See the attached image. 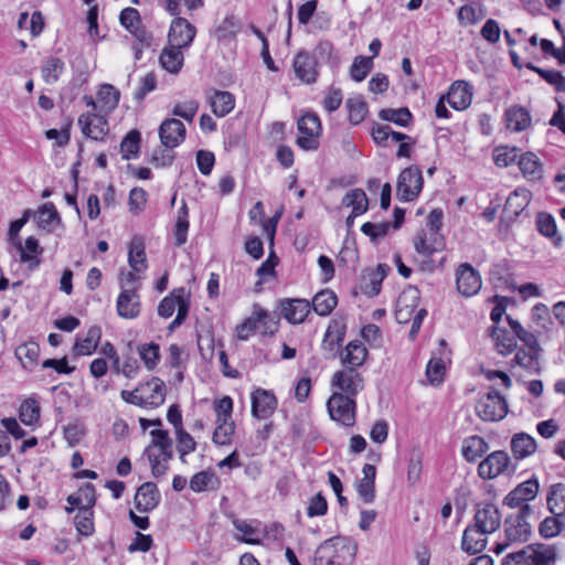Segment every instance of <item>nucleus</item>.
Here are the masks:
<instances>
[{
    "instance_id": "nucleus-37",
    "label": "nucleus",
    "mask_w": 565,
    "mask_h": 565,
    "mask_svg": "<svg viewBox=\"0 0 565 565\" xmlns=\"http://www.w3.org/2000/svg\"><path fill=\"white\" fill-rule=\"evenodd\" d=\"M338 305L337 295L330 290L324 289L319 291L312 299V308L319 316H328Z\"/></svg>"
},
{
    "instance_id": "nucleus-51",
    "label": "nucleus",
    "mask_w": 565,
    "mask_h": 565,
    "mask_svg": "<svg viewBox=\"0 0 565 565\" xmlns=\"http://www.w3.org/2000/svg\"><path fill=\"white\" fill-rule=\"evenodd\" d=\"M565 527L563 515H552L545 518L539 526L540 534L545 539H551L558 535Z\"/></svg>"
},
{
    "instance_id": "nucleus-27",
    "label": "nucleus",
    "mask_w": 565,
    "mask_h": 565,
    "mask_svg": "<svg viewBox=\"0 0 565 565\" xmlns=\"http://www.w3.org/2000/svg\"><path fill=\"white\" fill-rule=\"evenodd\" d=\"M362 472L363 478L359 481L356 490L364 503H372L375 499L376 468L374 465L365 463Z\"/></svg>"
},
{
    "instance_id": "nucleus-42",
    "label": "nucleus",
    "mask_w": 565,
    "mask_h": 565,
    "mask_svg": "<svg viewBox=\"0 0 565 565\" xmlns=\"http://www.w3.org/2000/svg\"><path fill=\"white\" fill-rule=\"evenodd\" d=\"M128 262L131 269L136 273H141L147 268V257L145 245L141 238H134L130 243Z\"/></svg>"
},
{
    "instance_id": "nucleus-21",
    "label": "nucleus",
    "mask_w": 565,
    "mask_h": 565,
    "mask_svg": "<svg viewBox=\"0 0 565 565\" xmlns=\"http://www.w3.org/2000/svg\"><path fill=\"white\" fill-rule=\"evenodd\" d=\"M160 493L157 484L153 482L142 483L135 495L136 509L140 512H150L158 507Z\"/></svg>"
},
{
    "instance_id": "nucleus-12",
    "label": "nucleus",
    "mask_w": 565,
    "mask_h": 565,
    "mask_svg": "<svg viewBox=\"0 0 565 565\" xmlns=\"http://www.w3.org/2000/svg\"><path fill=\"white\" fill-rule=\"evenodd\" d=\"M78 125L84 136L96 141H104L109 134L108 121L102 115L82 114L78 118Z\"/></svg>"
},
{
    "instance_id": "nucleus-16",
    "label": "nucleus",
    "mask_w": 565,
    "mask_h": 565,
    "mask_svg": "<svg viewBox=\"0 0 565 565\" xmlns=\"http://www.w3.org/2000/svg\"><path fill=\"white\" fill-rule=\"evenodd\" d=\"M196 29L184 18H175L169 30V45L177 47H188L193 42Z\"/></svg>"
},
{
    "instance_id": "nucleus-8",
    "label": "nucleus",
    "mask_w": 565,
    "mask_h": 565,
    "mask_svg": "<svg viewBox=\"0 0 565 565\" xmlns=\"http://www.w3.org/2000/svg\"><path fill=\"white\" fill-rule=\"evenodd\" d=\"M298 130L302 135L297 138V145L303 150H316L319 147L321 122L313 113H307L298 120Z\"/></svg>"
},
{
    "instance_id": "nucleus-54",
    "label": "nucleus",
    "mask_w": 565,
    "mask_h": 565,
    "mask_svg": "<svg viewBox=\"0 0 565 565\" xmlns=\"http://www.w3.org/2000/svg\"><path fill=\"white\" fill-rule=\"evenodd\" d=\"M140 148V132L130 130L120 142V152L122 158L128 160L131 156L136 157Z\"/></svg>"
},
{
    "instance_id": "nucleus-20",
    "label": "nucleus",
    "mask_w": 565,
    "mask_h": 565,
    "mask_svg": "<svg viewBox=\"0 0 565 565\" xmlns=\"http://www.w3.org/2000/svg\"><path fill=\"white\" fill-rule=\"evenodd\" d=\"M445 97L454 109L463 110L468 108L472 102L471 86L465 81H456L451 84Z\"/></svg>"
},
{
    "instance_id": "nucleus-63",
    "label": "nucleus",
    "mask_w": 565,
    "mask_h": 565,
    "mask_svg": "<svg viewBox=\"0 0 565 565\" xmlns=\"http://www.w3.org/2000/svg\"><path fill=\"white\" fill-rule=\"evenodd\" d=\"M199 103L194 99H190L183 103H178L172 109V115L181 117L186 121H192L198 113Z\"/></svg>"
},
{
    "instance_id": "nucleus-9",
    "label": "nucleus",
    "mask_w": 565,
    "mask_h": 565,
    "mask_svg": "<svg viewBox=\"0 0 565 565\" xmlns=\"http://www.w3.org/2000/svg\"><path fill=\"white\" fill-rule=\"evenodd\" d=\"M456 285L461 296L472 297L481 289V276L470 264H460L456 271Z\"/></svg>"
},
{
    "instance_id": "nucleus-57",
    "label": "nucleus",
    "mask_w": 565,
    "mask_h": 565,
    "mask_svg": "<svg viewBox=\"0 0 565 565\" xmlns=\"http://www.w3.org/2000/svg\"><path fill=\"white\" fill-rule=\"evenodd\" d=\"M491 337L495 339V347L500 354L508 355L516 348V341L513 337H510L503 330L492 328Z\"/></svg>"
},
{
    "instance_id": "nucleus-24",
    "label": "nucleus",
    "mask_w": 565,
    "mask_h": 565,
    "mask_svg": "<svg viewBox=\"0 0 565 565\" xmlns=\"http://www.w3.org/2000/svg\"><path fill=\"white\" fill-rule=\"evenodd\" d=\"M102 339V329L98 326H93L88 329L84 338L77 337L73 347V353L76 356L93 354Z\"/></svg>"
},
{
    "instance_id": "nucleus-64",
    "label": "nucleus",
    "mask_w": 565,
    "mask_h": 565,
    "mask_svg": "<svg viewBox=\"0 0 565 565\" xmlns=\"http://www.w3.org/2000/svg\"><path fill=\"white\" fill-rule=\"evenodd\" d=\"M344 327L337 323L329 326L323 339V347L333 350L334 347H340L344 339Z\"/></svg>"
},
{
    "instance_id": "nucleus-60",
    "label": "nucleus",
    "mask_w": 565,
    "mask_h": 565,
    "mask_svg": "<svg viewBox=\"0 0 565 565\" xmlns=\"http://www.w3.org/2000/svg\"><path fill=\"white\" fill-rule=\"evenodd\" d=\"M522 153L516 148L501 147L494 151V163L498 167L505 168L512 163H518Z\"/></svg>"
},
{
    "instance_id": "nucleus-40",
    "label": "nucleus",
    "mask_w": 565,
    "mask_h": 565,
    "mask_svg": "<svg viewBox=\"0 0 565 565\" xmlns=\"http://www.w3.org/2000/svg\"><path fill=\"white\" fill-rule=\"evenodd\" d=\"M17 248L20 250V259L22 263H29L30 268L33 269L40 265V259L36 254H41L43 248L40 246L39 241L34 236H29L25 239L24 247L19 242Z\"/></svg>"
},
{
    "instance_id": "nucleus-30",
    "label": "nucleus",
    "mask_w": 565,
    "mask_h": 565,
    "mask_svg": "<svg viewBox=\"0 0 565 565\" xmlns=\"http://www.w3.org/2000/svg\"><path fill=\"white\" fill-rule=\"evenodd\" d=\"M518 166L523 177L529 181H539L543 178V166L533 152L522 153L518 160Z\"/></svg>"
},
{
    "instance_id": "nucleus-35",
    "label": "nucleus",
    "mask_w": 565,
    "mask_h": 565,
    "mask_svg": "<svg viewBox=\"0 0 565 565\" xmlns=\"http://www.w3.org/2000/svg\"><path fill=\"white\" fill-rule=\"evenodd\" d=\"M210 105L215 116L224 117L234 109L235 98L230 92L215 90L210 97Z\"/></svg>"
},
{
    "instance_id": "nucleus-56",
    "label": "nucleus",
    "mask_w": 565,
    "mask_h": 565,
    "mask_svg": "<svg viewBox=\"0 0 565 565\" xmlns=\"http://www.w3.org/2000/svg\"><path fill=\"white\" fill-rule=\"evenodd\" d=\"M235 529L242 534L237 536V540L247 544H260L262 539L259 537V530L245 521H235Z\"/></svg>"
},
{
    "instance_id": "nucleus-13",
    "label": "nucleus",
    "mask_w": 565,
    "mask_h": 565,
    "mask_svg": "<svg viewBox=\"0 0 565 565\" xmlns=\"http://www.w3.org/2000/svg\"><path fill=\"white\" fill-rule=\"evenodd\" d=\"M473 522L482 532L491 534L501 525V512L492 503H479L476 507Z\"/></svg>"
},
{
    "instance_id": "nucleus-29",
    "label": "nucleus",
    "mask_w": 565,
    "mask_h": 565,
    "mask_svg": "<svg viewBox=\"0 0 565 565\" xmlns=\"http://www.w3.org/2000/svg\"><path fill=\"white\" fill-rule=\"evenodd\" d=\"M507 128L514 132L525 130L531 125L530 113L522 106H512L504 113Z\"/></svg>"
},
{
    "instance_id": "nucleus-17",
    "label": "nucleus",
    "mask_w": 565,
    "mask_h": 565,
    "mask_svg": "<svg viewBox=\"0 0 565 565\" xmlns=\"http://www.w3.org/2000/svg\"><path fill=\"white\" fill-rule=\"evenodd\" d=\"M414 247L419 255L430 257L445 248V239L440 233L423 228L414 238Z\"/></svg>"
},
{
    "instance_id": "nucleus-22",
    "label": "nucleus",
    "mask_w": 565,
    "mask_h": 565,
    "mask_svg": "<svg viewBox=\"0 0 565 565\" xmlns=\"http://www.w3.org/2000/svg\"><path fill=\"white\" fill-rule=\"evenodd\" d=\"M281 315L290 323L302 322L309 310L310 303L305 299H284L280 301Z\"/></svg>"
},
{
    "instance_id": "nucleus-15",
    "label": "nucleus",
    "mask_w": 565,
    "mask_h": 565,
    "mask_svg": "<svg viewBox=\"0 0 565 565\" xmlns=\"http://www.w3.org/2000/svg\"><path fill=\"white\" fill-rule=\"evenodd\" d=\"M252 415L257 419H268L277 408V398L273 392L256 388L252 393Z\"/></svg>"
},
{
    "instance_id": "nucleus-23",
    "label": "nucleus",
    "mask_w": 565,
    "mask_h": 565,
    "mask_svg": "<svg viewBox=\"0 0 565 565\" xmlns=\"http://www.w3.org/2000/svg\"><path fill=\"white\" fill-rule=\"evenodd\" d=\"M487 533L475 524L467 526L461 540V548L468 554L481 553L487 545Z\"/></svg>"
},
{
    "instance_id": "nucleus-4",
    "label": "nucleus",
    "mask_w": 565,
    "mask_h": 565,
    "mask_svg": "<svg viewBox=\"0 0 565 565\" xmlns=\"http://www.w3.org/2000/svg\"><path fill=\"white\" fill-rule=\"evenodd\" d=\"M516 463H512L504 450H497L488 455L478 466V475L484 480L494 479L500 475H513Z\"/></svg>"
},
{
    "instance_id": "nucleus-45",
    "label": "nucleus",
    "mask_w": 565,
    "mask_h": 565,
    "mask_svg": "<svg viewBox=\"0 0 565 565\" xmlns=\"http://www.w3.org/2000/svg\"><path fill=\"white\" fill-rule=\"evenodd\" d=\"M40 355V345L34 341L25 342L15 349V356L22 362L24 369H33Z\"/></svg>"
},
{
    "instance_id": "nucleus-41",
    "label": "nucleus",
    "mask_w": 565,
    "mask_h": 565,
    "mask_svg": "<svg viewBox=\"0 0 565 565\" xmlns=\"http://www.w3.org/2000/svg\"><path fill=\"white\" fill-rule=\"evenodd\" d=\"M36 222L41 228L47 232H52L55 224L62 225V220L52 202H47L39 209Z\"/></svg>"
},
{
    "instance_id": "nucleus-31",
    "label": "nucleus",
    "mask_w": 565,
    "mask_h": 565,
    "mask_svg": "<svg viewBox=\"0 0 565 565\" xmlns=\"http://www.w3.org/2000/svg\"><path fill=\"white\" fill-rule=\"evenodd\" d=\"M537 448L535 439L525 433L514 434L511 439V450L516 461L535 452Z\"/></svg>"
},
{
    "instance_id": "nucleus-46",
    "label": "nucleus",
    "mask_w": 565,
    "mask_h": 565,
    "mask_svg": "<svg viewBox=\"0 0 565 565\" xmlns=\"http://www.w3.org/2000/svg\"><path fill=\"white\" fill-rule=\"evenodd\" d=\"M342 204L352 207L354 215H362L367 211L369 200L362 189L350 190L342 199Z\"/></svg>"
},
{
    "instance_id": "nucleus-5",
    "label": "nucleus",
    "mask_w": 565,
    "mask_h": 565,
    "mask_svg": "<svg viewBox=\"0 0 565 565\" xmlns=\"http://www.w3.org/2000/svg\"><path fill=\"white\" fill-rule=\"evenodd\" d=\"M476 413L484 422H499L508 414V403L492 388L477 402Z\"/></svg>"
},
{
    "instance_id": "nucleus-61",
    "label": "nucleus",
    "mask_w": 565,
    "mask_h": 565,
    "mask_svg": "<svg viewBox=\"0 0 565 565\" xmlns=\"http://www.w3.org/2000/svg\"><path fill=\"white\" fill-rule=\"evenodd\" d=\"M152 441L149 447L163 448L166 458H172V439L167 430L153 429L150 431Z\"/></svg>"
},
{
    "instance_id": "nucleus-49",
    "label": "nucleus",
    "mask_w": 565,
    "mask_h": 565,
    "mask_svg": "<svg viewBox=\"0 0 565 565\" xmlns=\"http://www.w3.org/2000/svg\"><path fill=\"white\" fill-rule=\"evenodd\" d=\"M379 116L382 120L392 121L401 127H408L413 121V115L406 107L398 109L384 108L379 113Z\"/></svg>"
},
{
    "instance_id": "nucleus-26",
    "label": "nucleus",
    "mask_w": 565,
    "mask_h": 565,
    "mask_svg": "<svg viewBox=\"0 0 565 565\" xmlns=\"http://www.w3.org/2000/svg\"><path fill=\"white\" fill-rule=\"evenodd\" d=\"M418 298V290L416 288H409L398 298L395 311V318L398 323H406L411 320L412 313L417 307Z\"/></svg>"
},
{
    "instance_id": "nucleus-50",
    "label": "nucleus",
    "mask_w": 565,
    "mask_h": 565,
    "mask_svg": "<svg viewBox=\"0 0 565 565\" xmlns=\"http://www.w3.org/2000/svg\"><path fill=\"white\" fill-rule=\"evenodd\" d=\"M268 318V312L259 309L256 312V318H248L237 326L236 335L239 340H247L248 337L258 329V322H264Z\"/></svg>"
},
{
    "instance_id": "nucleus-19",
    "label": "nucleus",
    "mask_w": 565,
    "mask_h": 565,
    "mask_svg": "<svg viewBox=\"0 0 565 565\" xmlns=\"http://www.w3.org/2000/svg\"><path fill=\"white\" fill-rule=\"evenodd\" d=\"M316 64V58L311 56L308 52H298L292 63V67L297 78L307 84L315 83L318 76Z\"/></svg>"
},
{
    "instance_id": "nucleus-11",
    "label": "nucleus",
    "mask_w": 565,
    "mask_h": 565,
    "mask_svg": "<svg viewBox=\"0 0 565 565\" xmlns=\"http://www.w3.org/2000/svg\"><path fill=\"white\" fill-rule=\"evenodd\" d=\"M137 392L140 393L141 407L157 408L164 403L167 390L162 380L152 377L148 382L140 383Z\"/></svg>"
},
{
    "instance_id": "nucleus-3",
    "label": "nucleus",
    "mask_w": 565,
    "mask_h": 565,
    "mask_svg": "<svg viewBox=\"0 0 565 565\" xmlns=\"http://www.w3.org/2000/svg\"><path fill=\"white\" fill-rule=\"evenodd\" d=\"M534 514L531 505L524 504L514 514H510L504 520V534L508 543L526 542L532 534V526L529 518Z\"/></svg>"
},
{
    "instance_id": "nucleus-62",
    "label": "nucleus",
    "mask_w": 565,
    "mask_h": 565,
    "mask_svg": "<svg viewBox=\"0 0 565 565\" xmlns=\"http://www.w3.org/2000/svg\"><path fill=\"white\" fill-rule=\"evenodd\" d=\"M372 57L358 56L355 57L350 74L352 79L356 82L363 81L372 68Z\"/></svg>"
},
{
    "instance_id": "nucleus-52",
    "label": "nucleus",
    "mask_w": 565,
    "mask_h": 565,
    "mask_svg": "<svg viewBox=\"0 0 565 565\" xmlns=\"http://www.w3.org/2000/svg\"><path fill=\"white\" fill-rule=\"evenodd\" d=\"M138 353L145 366L152 371L160 360V347L154 342L145 343L138 347Z\"/></svg>"
},
{
    "instance_id": "nucleus-32",
    "label": "nucleus",
    "mask_w": 565,
    "mask_h": 565,
    "mask_svg": "<svg viewBox=\"0 0 565 565\" xmlns=\"http://www.w3.org/2000/svg\"><path fill=\"white\" fill-rule=\"evenodd\" d=\"M535 224L540 234L550 238L555 247H561L563 238L557 233L555 218L551 214L540 212L536 216Z\"/></svg>"
},
{
    "instance_id": "nucleus-14",
    "label": "nucleus",
    "mask_w": 565,
    "mask_h": 565,
    "mask_svg": "<svg viewBox=\"0 0 565 565\" xmlns=\"http://www.w3.org/2000/svg\"><path fill=\"white\" fill-rule=\"evenodd\" d=\"M540 484L536 478H531L510 491L503 500L509 508H522L527 501L533 500L539 493Z\"/></svg>"
},
{
    "instance_id": "nucleus-59",
    "label": "nucleus",
    "mask_w": 565,
    "mask_h": 565,
    "mask_svg": "<svg viewBox=\"0 0 565 565\" xmlns=\"http://www.w3.org/2000/svg\"><path fill=\"white\" fill-rule=\"evenodd\" d=\"M177 449L180 454V459L185 462V456L195 450L196 443L194 438L183 428H179L177 431Z\"/></svg>"
},
{
    "instance_id": "nucleus-33",
    "label": "nucleus",
    "mask_w": 565,
    "mask_h": 565,
    "mask_svg": "<svg viewBox=\"0 0 565 565\" xmlns=\"http://www.w3.org/2000/svg\"><path fill=\"white\" fill-rule=\"evenodd\" d=\"M367 355V350L363 345L361 341L354 340L351 341L347 347L344 352L341 354V361L348 367L361 366Z\"/></svg>"
},
{
    "instance_id": "nucleus-48",
    "label": "nucleus",
    "mask_w": 565,
    "mask_h": 565,
    "mask_svg": "<svg viewBox=\"0 0 565 565\" xmlns=\"http://www.w3.org/2000/svg\"><path fill=\"white\" fill-rule=\"evenodd\" d=\"M189 486L194 492L206 491L218 486V478L211 470H202L191 478Z\"/></svg>"
},
{
    "instance_id": "nucleus-36",
    "label": "nucleus",
    "mask_w": 565,
    "mask_h": 565,
    "mask_svg": "<svg viewBox=\"0 0 565 565\" xmlns=\"http://www.w3.org/2000/svg\"><path fill=\"white\" fill-rule=\"evenodd\" d=\"M548 511L554 515H565V484H552L546 497Z\"/></svg>"
},
{
    "instance_id": "nucleus-38",
    "label": "nucleus",
    "mask_w": 565,
    "mask_h": 565,
    "mask_svg": "<svg viewBox=\"0 0 565 565\" xmlns=\"http://www.w3.org/2000/svg\"><path fill=\"white\" fill-rule=\"evenodd\" d=\"M119 98L120 93L114 85H102L97 93L99 110L106 114L113 111L118 106Z\"/></svg>"
},
{
    "instance_id": "nucleus-34",
    "label": "nucleus",
    "mask_w": 565,
    "mask_h": 565,
    "mask_svg": "<svg viewBox=\"0 0 565 565\" xmlns=\"http://www.w3.org/2000/svg\"><path fill=\"white\" fill-rule=\"evenodd\" d=\"M70 505H76L77 509H90L96 503V489L92 483H85L76 493H72L66 499Z\"/></svg>"
},
{
    "instance_id": "nucleus-6",
    "label": "nucleus",
    "mask_w": 565,
    "mask_h": 565,
    "mask_svg": "<svg viewBox=\"0 0 565 565\" xmlns=\"http://www.w3.org/2000/svg\"><path fill=\"white\" fill-rule=\"evenodd\" d=\"M424 179L417 166L405 168L398 175L396 194L401 201L411 202L422 192Z\"/></svg>"
},
{
    "instance_id": "nucleus-53",
    "label": "nucleus",
    "mask_w": 565,
    "mask_h": 565,
    "mask_svg": "<svg viewBox=\"0 0 565 565\" xmlns=\"http://www.w3.org/2000/svg\"><path fill=\"white\" fill-rule=\"evenodd\" d=\"M349 120L352 125L362 122L367 114V105L361 96L351 97L347 100Z\"/></svg>"
},
{
    "instance_id": "nucleus-7",
    "label": "nucleus",
    "mask_w": 565,
    "mask_h": 565,
    "mask_svg": "<svg viewBox=\"0 0 565 565\" xmlns=\"http://www.w3.org/2000/svg\"><path fill=\"white\" fill-rule=\"evenodd\" d=\"M328 412L332 420L351 427L355 424V401L350 395L333 393L327 403Z\"/></svg>"
},
{
    "instance_id": "nucleus-55",
    "label": "nucleus",
    "mask_w": 565,
    "mask_h": 565,
    "mask_svg": "<svg viewBox=\"0 0 565 565\" xmlns=\"http://www.w3.org/2000/svg\"><path fill=\"white\" fill-rule=\"evenodd\" d=\"M94 512L90 509H78L74 522L79 534L89 536L94 532Z\"/></svg>"
},
{
    "instance_id": "nucleus-43",
    "label": "nucleus",
    "mask_w": 565,
    "mask_h": 565,
    "mask_svg": "<svg viewBox=\"0 0 565 565\" xmlns=\"http://www.w3.org/2000/svg\"><path fill=\"white\" fill-rule=\"evenodd\" d=\"M540 351H541V348L539 347V349H531L529 348V350H520L516 352L514 359L512 360V362L514 364H518L522 367H524L525 370L530 371V372H533V373H540L541 371V366H540Z\"/></svg>"
},
{
    "instance_id": "nucleus-1",
    "label": "nucleus",
    "mask_w": 565,
    "mask_h": 565,
    "mask_svg": "<svg viewBox=\"0 0 565 565\" xmlns=\"http://www.w3.org/2000/svg\"><path fill=\"white\" fill-rule=\"evenodd\" d=\"M356 545L349 537L334 536L322 542L315 552V565H351Z\"/></svg>"
},
{
    "instance_id": "nucleus-25",
    "label": "nucleus",
    "mask_w": 565,
    "mask_h": 565,
    "mask_svg": "<svg viewBox=\"0 0 565 565\" xmlns=\"http://www.w3.org/2000/svg\"><path fill=\"white\" fill-rule=\"evenodd\" d=\"M532 192L525 188H516L507 199L504 213L511 217L519 216L530 204Z\"/></svg>"
},
{
    "instance_id": "nucleus-47",
    "label": "nucleus",
    "mask_w": 565,
    "mask_h": 565,
    "mask_svg": "<svg viewBox=\"0 0 565 565\" xmlns=\"http://www.w3.org/2000/svg\"><path fill=\"white\" fill-rule=\"evenodd\" d=\"M64 68L65 64L61 58H47L41 67V75L43 81L49 85L55 84L58 81L60 75L63 73Z\"/></svg>"
},
{
    "instance_id": "nucleus-2",
    "label": "nucleus",
    "mask_w": 565,
    "mask_h": 565,
    "mask_svg": "<svg viewBox=\"0 0 565 565\" xmlns=\"http://www.w3.org/2000/svg\"><path fill=\"white\" fill-rule=\"evenodd\" d=\"M556 561L557 548L554 545L534 543L509 553L502 559V565H555Z\"/></svg>"
},
{
    "instance_id": "nucleus-44",
    "label": "nucleus",
    "mask_w": 565,
    "mask_h": 565,
    "mask_svg": "<svg viewBox=\"0 0 565 565\" xmlns=\"http://www.w3.org/2000/svg\"><path fill=\"white\" fill-rule=\"evenodd\" d=\"M181 47L170 45L164 49L160 55V64L170 73H178L183 65V53Z\"/></svg>"
},
{
    "instance_id": "nucleus-28",
    "label": "nucleus",
    "mask_w": 565,
    "mask_h": 565,
    "mask_svg": "<svg viewBox=\"0 0 565 565\" xmlns=\"http://www.w3.org/2000/svg\"><path fill=\"white\" fill-rule=\"evenodd\" d=\"M139 297L134 290L124 289L117 299V312L126 319H134L139 315Z\"/></svg>"
},
{
    "instance_id": "nucleus-39",
    "label": "nucleus",
    "mask_w": 565,
    "mask_h": 565,
    "mask_svg": "<svg viewBox=\"0 0 565 565\" xmlns=\"http://www.w3.org/2000/svg\"><path fill=\"white\" fill-rule=\"evenodd\" d=\"M488 448V443L482 437L471 436L463 440L461 451L467 461L475 462L487 452Z\"/></svg>"
},
{
    "instance_id": "nucleus-18",
    "label": "nucleus",
    "mask_w": 565,
    "mask_h": 565,
    "mask_svg": "<svg viewBox=\"0 0 565 565\" xmlns=\"http://www.w3.org/2000/svg\"><path fill=\"white\" fill-rule=\"evenodd\" d=\"M186 129L184 124L177 118H169L162 121L159 127V137L162 146L173 149L183 142Z\"/></svg>"
},
{
    "instance_id": "nucleus-10",
    "label": "nucleus",
    "mask_w": 565,
    "mask_h": 565,
    "mask_svg": "<svg viewBox=\"0 0 565 565\" xmlns=\"http://www.w3.org/2000/svg\"><path fill=\"white\" fill-rule=\"evenodd\" d=\"M363 377L354 367H347L333 374L331 384L338 388V393L350 395L354 398L363 390Z\"/></svg>"
},
{
    "instance_id": "nucleus-58",
    "label": "nucleus",
    "mask_w": 565,
    "mask_h": 565,
    "mask_svg": "<svg viewBox=\"0 0 565 565\" xmlns=\"http://www.w3.org/2000/svg\"><path fill=\"white\" fill-rule=\"evenodd\" d=\"M19 417L25 425H32L38 422L40 417V406L36 401L32 398L25 399L20 406Z\"/></svg>"
}]
</instances>
